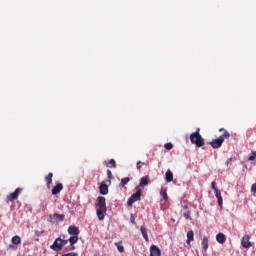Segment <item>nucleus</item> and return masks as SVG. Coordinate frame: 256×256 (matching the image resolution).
<instances>
[{
	"label": "nucleus",
	"instance_id": "1",
	"mask_svg": "<svg viewBox=\"0 0 256 256\" xmlns=\"http://www.w3.org/2000/svg\"><path fill=\"white\" fill-rule=\"evenodd\" d=\"M97 201L98 203L96 205V215L99 221H103V219H105V214L107 213V201L103 196H99Z\"/></svg>",
	"mask_w": 256,
	"mask_h": 256
},
{
	"label": "nucleus",
	"instance_id": "2",
	"mask_svg": "<svg viewBox=\"0 0 256 256\" xmlns=\"http://www.w3.org/2000/svg\"><path fill=\"white\" fill-rule=\"evenodd\" d=\"M190 141L193 145H196V147H203V145H205V140L199 133V129H198V131L190 134Z\"/></svg>",
	"mask_w": 256,
	"mask_h": 256
},
{
	"label": "nucleus",
	"instance_id": "3",
	"mask_svg": "<svg viewBox=\"0 0 256 256\" xmlns=\"http://www.w3.org/2000/svg\"><path fill=\"white\" fill-rule=\"evenodd\" d=\"M69 243V240H63L61 238H56L53 244L50 246L52 251H61L65 245Z\"/></svg>",
	"mask_w": 256,
	"mask_h": 256
},
{
	"label": "nucleus",
	"instance_id": "4",
	"mask_svg": "<svg viewBox=\"0 0 256 256\" xmlns=\"http://www.w3.org/2000/svg\"><path fill=\"white\" fill-rule=\"evenodd\" d=\"M141 194V188L136 187V193L132 194L127 201L128 207H131V205H133V203H136V201H141Z\"/></svg>",
	"mask_w": 256,
	"mask_h": 256
},
{
	"label": "nucleus",
	"instance_id": "5",
	"mask_svg": "<svg viewBox=\"0 0 256 256\" xmlns=\"http://www.w3.org/2000/svg\"><path fill=\"white\" fill-rule=\"evenodd\" d=\"M21 191H23V189L17 188L14 192L10 193L7 196V200L13 203V201L19 199V195H21Z\"/></svg>",
	"mask_w": 256,
	"mask_h": 256
},
{
	"label": "nucleus",
	"instance_id": "6",
	"mask_svg": "<svg viewBox=\"0 0 256 256\" xmlns=\"http://www.w3.org/2000/svg\"><path fill=\"white\" fill-rule=\"evenodd\" d=\"M250 239H251V237H249V235L243 236L241 245H242V247H244V249H249V247L252 246Z\"/></svg>",
	"mask_w": 256,
	"mask_h": 256
},
{
	"label": "nucleus",
	"instance_id": "7",
	"mask_svg": "<svg viewBox=\"0 0 256 256\" xmlns=\"http://www.w3.org/2000/svg\"><path fill=\"white\" fill-rule=\"evenodd\" d=\"M150 256H161V249H159V246L155 244L150 246Z\"/></svg>",
	"mask_w": 256,
	"mask_h": 256
},
{
	"label": "nucleus",
	"instance_id": "8",
	"mask_svg": "<svg viewBox=\"0 0 256 256\" xmlns=\"http://www.w3.org/2000/svg\"><path fill=\"white\" fill-rule=\"evenodd\" d=\"M219 132H223L222 135L219 136L218 139H222V143L225 142V139H229V137H231V134L229 133V131L225 130V128H220Z\"/></svg>",
	"mask_w": 256,
	"mask_h": 256
},
{
	"label": "nucleus",
	"instance_id": "9",
	"mask_svg": "<svg viewBox=\"0 0 256 256\" xmlns=\"http://www.w3.org/2000/svg\"><path fill=\"white\" fill-rule=\"evenodd\" d=\"M68 233L69 235H72V236H79V227L75 226V225H71L68 227Z\"/></svg>",
	"mask_w": 256,
	"mask_h": 256
},
{
	"label": "nucleus",
	"instance_id": "10",
	"mask_svg": "<svg viewBox=\"0 0 256 256\" xmlns=\"http://www.w3.org/2000/svg\"><path fill=\"white\" fill-rule=\"evenodd\" d=\"M210 145L213 149H219V147H221V145H223V139H213L210 142Z\"/></svg>",
	"mask_w": 256,
	"mask_h": 256
},
{
	"label": "nucleus",
	"instance_id": "11",
	"mask_svg": "<svg viewBox=\"0 0 256 256\" xmlns=\"http://www.w3.org/2000/svg\"><path fill=\"white\" fill-rule=\"evenodd\" d=\"M100 195H107L109 193V186L105 182H102L99 186Z\"/></svg>",
	"mask_w": 256,
	"mask_h": 256
},
{
	"label": "nucleus",
	"instance_id": "12",
	"mask_svg": "<svg viewBox=\"0 0 256 256\" xmlns=\"http://www.w3.org/2000/svg\"><path fill=\"white\" fill-rule=\"evenodd\" d=\"M63 191V184L62 183H57L53 188H52V195H59L60 192Z\"/></svg>",
	"mask_w": 256,
	"mask_h": 256
},
{
	"label": "nucleus",
	"instance_id": "13",
	"mask_svg": "<svg viewBox=\"0 0 256 256\" xmlns=\"http://www.w3.org/2000/svg\"><path fill=\"white\" fill-rule=\"evenodd\" d=\"M45 181L47 189H51V185L53 183V173H48V175L45 177Z\"/></svg>",
	"mask_w": 256,
	"mask_h": 256
},
{
	"label": "nucleus",
	"instance_id": "14",
	"mask_svg": "<svg viewBox=\"0 0 256 256\" xmlns=\"http://www.w3.org/2000/svg\"><path fill=\"white\" fill-rule=\"evenodd\" d=\"M216 198L218 200V205L219 207H223V196H221V190H216L214 191Z\"/></svg>",
	"mask_w": 256,
	"mask_h": 256
},
{
	"label": "nucleus",
	"instance_id": "15",
	"mask_svg": "<svg viewBox=\"0 0 256 256\" xmlns=\"http://www.w3.org/2000/svg\"><path fill=\"white\" fill-rule=\"evenodd\" d=\"M194 239H195V233L193 232V230L188 231L187 240H186L187 245H191V241H193Z\"/></svg>",
	"mask_w": 256,
	"mask_h": 256
},
{
	"label": "nucleus",
	"instance_id": "16",
	"mask_svg": "<svg viewBox=\"0 0 256 256\" xmlns=\"http://www.w3.org/2000/svg\"><path fill=\"white\" fill-rule=\"evenodd\" d=\"M216 240L218 243H220L221 245H223V243H225V241H227V237L225 236V234L223 233H218L216 235Z\"/></svg>",
	"mask_w": 256,
	"mask_h": 256
},
{
	"label": "nucleus",
	"instance_id": "17",
	"mask_svg": "<svg viewBox=\"0 0 256 256\" xmlns=\"http://www.w3.org/2000/svg\"><path fill=\"white\" fill-rule=\"evenodd\" d=\"M149 176H143L141 179H140V184L139 186L140 187H147V185H149Z\"/></svg>",
	"mask_w": 256,
	"mask_h": 256
},
{
	"label": "nucleus",
	"instance_id": "18",
	"mask_svg": "<svg viewBox=\"0 0 256 256\" xmlns=\"http://www.w3.org/2000/svg\"><path fill=\"white\" fill-rule=\"evenodd\" d=\"M165 179H166L167 183H171V181H173V172L171 170L166 171Z\"/></svg>",
	"mask_w": 256,
	"mask_h": 256
},
{
	"label": "nucleus",
	"instance_id": "19",
	"mask_svg": "<svg viewBox=\"0 0 256 256\" xmlns=\"http://www.w3.org/2000/svg\"><path fill=\"white\" fill-rule=\"evenodd\" d=\"M140 231H141L142 237L145 239V241H149V235L147 234V228H145L144 226H141Z\"/></svg>",
	"mask_w": 256,
	"mask_h": 256
},
{
	"label": "nucleus",
	"instance_id": "20",
	"mask_svg": "<svg viewBox=\"0 0 256 256\" xmlns=\"http://www.w3.org/2000/svg\"><path fill=\"white\" fill-rule=\"evenodd\" d=\"M202 247H203L204 251H207V249H209V238H207V236L203 237Z\"/></svg>",
	"mask_w": 256,
	"mask_h": 256
},
{
	"label": "nucleus",
	"instance_id": "21",
	"mask_svg": "<svg viewBox=\"0 0 256 256\" xmlns=\"http://www.w3.org/2000/svg\"><path fill=\"white\" fill-rule=\"evenodd\" d=\"M12 245H21V237L16 235L11 239Z\"/></svg>",
	"mask_w": 256,
	"mask_h": 256
},
{
	"label": "nucleus",
	"instance_id": "22",
	"mask_svg": "<svg viewBox=\"0 0 256 256\" xmlns=\"http://www.w3.org/2000/svg\"><path fill=\"white\" fill-rule=\"evenodd\" d=\"M50 219H54L55 221H63V219H65V215H61V214H54L53 216L50 215Z\"/></svg>",
	"mask_w": 256,
	"mask_h": 256
},
{
	"label": "nucleus",
	"instance_id": "23",
	"mask_svg": "<svg viewBox=\"0 0 256 256\" xmlns=\"http://www.w3.org/2000/svg\"><path fill=\"white\" fill-rule=\"evenodd\" d=\"M115 246L117 247L119 253H125V248L123 247V244H121V242H116Z\"/></svg>",
	"mask_w": 256,
	"mask_h": 256
},
{
	"label": "nucleus",
	"instance_id": "24",
	"mask_svg": "<svg viewBox=\"0 0 256 256\" xmlns=\"http://www.w3.org/2000/svg\"><path fill=\"white\" fill-rule=\"evenodd\" d=\"M70 245H75V243H77V241H79V236H72L68 239Z\"/></svg>",
	"mask_w": 256,
	"mask_h": 256
},
{
	"label": "nucleus",
	"instance_id": "25",
	"mask_svg": "<svg viewBox=\"0 0 256 256\" xmlns=\"http://www.w3.org/2000/svg\"><path fill=\"white\" fill-rule=\"evenodd\" d=\"M106 166H107V167H113V168H115V167H117V163L115 162V159H111L110 161H108V162L106 163Z\"/></svg>",
	"mask_w": 256,
	"mask_h": 256
},
{
	"label": "nucleus",
	"instance_id": "26",
	"mask_svg": "<svg viewBox=\"0 0 256 256\" xmlns=\"http://www.w3.org/2000/svg\"><path fill=\"white\" fill-rule=\"evenodd\" d=\"M129 181H131L130 177H125L121 179V187H125V185H127V183H129Z\"/></svg>",
	"mask_w": 256,
	"mask_h": 256
},
{
	"label": "nucleus",
	"instance_id": "27",
	"mask_svg": "<svg viewBox=\"0 0 256 256\" xmlns=\"http://www.w3.org/2000/svg\"><path fill=\"white\" fill-rule=\"evenodd\" d=\"M160 195L162 196V198L164 199V201H168L169 196H167V191L161 190Z\"/></svg>",
	"mask_w": 256,
	"mask_h": 256
},
{
	"label": "nucleus",
	"instance_id": "28",
	"mask_svg": "<svg viewBox=\"0 0 256 256\" xmlns=\"http://www.w3.org/2000/svg\"><path fill=\"white\" fill-rule=\"evenodd\" d=\"M164 147L167 149V151H171V149H173V143H166Z\"/></svg>",
	"mask_w": 256,
	"mask_h": 256
},
{
	"label": "nucleus",
	"instance_id": "29",
	"mask_svg": "<svg viewBox=\"0 0 256 256\" xmlns=\"http://www.w3.org/2000/svg\"><path fill=\"white\" fill-rule=\"evenodd\" d=\"M143 165H145L144 162L138 161L136 163V169H138V171H141V167H143Z\"/></svg>",
	"mask_w": 256,
	"mask_h": 256
},
{
	"label": "nucleus",
	"instance_id": "30",
	"mask_svg": "<svg viewBox=\"0 0 256 256\" xmlns=\"http://www.w3.org/2000/svg\"><path fill=\"white\" fill-rule=\"evenodd\" d=\"M211 187H212L213 191H218L219 190V188H217V182H215V181H213L211 183Z\"/></svg>",
	"mask_w": 256,
	"mask_h": 256
},
{
	"label": "nucleus",
	"instance_id": "31",
	"mask_svg": "<svg viewBox=\"0 0 256 256\" xmlns=\"http://www.w3.org/2000/svg\"><path fill=\"white\" fill-rule=\"evenodd\" d=\"M183 215H184L185 219H191V212L186 211V212H184Z\"/></svg>",
	"mask_w": 256,
	"mask_h": 256
},
{
	"label": "nucleus",
	"instance_id": "32",
	"mask_svg": "<svg viewBox=\"0 0 256 256\" xmlns=\"http://www.w3.org/2000/svg\"><path fill=\"white\" fill-rule=\"evenodd\" d=\"M107 175L109 180L113 179V173L111 172V170H107Z\"/></svg>",
	"mask_w": 256,
	"mask_h": 256
},
{
	"label": "nucleus",
	"instance_id": "33",
	"mask_svg": "<svg viewBox=\"0 0 256 256\" xmlns=\"http://www.w3.org/2000/svg\"><path fill=\"white\" fill-rule=\"evenodd\" d=\"M135 219H136V217L133 214H131L130 215V222L133 223V225H135Z\"/></svg>",
	"mask_w": 256,
	"mask_h": 256
},
{
	"label": "nucleus",
	"instance_id": "34",
	"mask_svg": "<svg viewBox=\"0 0 256 256\" xmlns=\"http://www.w3.org/2000/svg\"><path fill=\"white\" fill-rule=\"evenodd\" d=\"M251 192H252V193H256V184H253V185L251 186Z\"/></svg>",
	"mask_w": 256,
	"mask_h": 256
},
{
	"label": "nucleus",
	"instance_id": "35",
	"mask_svg": "<svg viewBox=\"0 0 256 256\" xmlns=\"http://www.w3.org/2000/svg\"><path fill=\"white\" fill-rule=\"evenodd\" d=\"M249 161H255V155H251V156H249Z\"/></svg>",
	"mask_w": 256,
	"mask_h": 256
},
{
	"label": "nucleus",
	"instance_id": "36",
	"mask_svg": "<svg viewBox=\"0 0 256 256\" xmlns=\"http://www.w3.org/2000/svg\"><path fill=\"white\" fill-rule=\"evenodd\" d=\"M232 161L231 158H229L227 161H226V165H229V162Z\"/></svg>",
	"mask_w": 256,
	"mask_h": 256
},
{
	"label": "nucleus",
	"instance_id": "37",
	"mask_svg": "<svg viewBox=\"0 0 256 256\" xmlns=\"http://www.w3.org/2000/svg\"><path fill=\"white\" fill-rule=\"evenodd\" d=\"M184 209H187V206H184Z\"/></svg>",
	"mask_w": 256,
	"mask_h": 256
}]
</instances>
